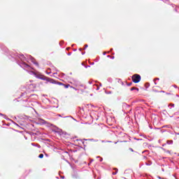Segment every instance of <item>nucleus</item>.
I'll list each match as a JSON object with an SVG mask.
<instances>
[{"label": "nucleus", "mask_w": 179, "mask_h": 179, "mask_svg": "<svg viewBox=\"0 0 179 179\" xmlns=\"http://www.w3.org/2000/svg\"><path fill=\"white\" fill-rule=\"evenodd\" d=\"M131 79L134 83H139L141 82V76L139 74H134L132 76Z\"/></svg>", "instance_id": "f257e3e1"}, {"label": "nucleus", "mask_w": 179, "mask_h": 179, "mask_svg": "<svg viewBox=\"0 0 179 179\" xmlns=\"http://www.w3.org/2000/svg\"><path fill=\"white\" fill-rule=\"evenodd\" d=\"M31 75H34L36 76V78H37L38 79H41V80H46L47 81V79L48 78H47L44 76H42V75H37V73H36L34 71H31Z\"/></svg>", "instance_id": "f03ea898"}, {"label": "nucleus", "mask_w": 179, "mask_h": 179, "mask_svg": "<svg viewBox=\"0 0 179 179\" xmlns=\"http://www.w3.org/2000/svg\"><path fill=\"white\" fill-rule=\"evenodd\" d=\"M20 66H22V68H27V69H30V68H31L29 64H26L25 62L21 63Z\"/></svg>", "instance_id": "7ed1b4c3"}, {"label": "nucleus", "mask_w": 179, "mask_h": 179, "mask_svg": "<svg viewBox=\"0 0 179 179\" xmlns=\"http://www.w3.org/2000/svg\"><path fill=\"white\" fill-rule=\"evenodd\" d=\"M46 82H49L50 83H52L53 85H56L57 82L54 80L52 78H48Z\"/></svg>", "instance_id": "20e7f679"}, {"label": "nucleus", "mask_w": 179, "mask_h": 179, "mask_svg": "<svg viewBox=\"0 0 179 179\" xmlns=\"http://www.w3.org/2000/svg\"><path fill=\"white\" fill-rule=\"evenodd\" d=\"M29 58L31 59V62H33V64H34V65H36V66H38V63L36 62H34V57L29 55Z\"/></svg>", "instance_id": "39448f33"}, {"label": "nucleus", "mask_w": 179, "mask_h": 179, "mask_svg": "<svg viewBox=\"0 0 179 179\" xmlns=\"http://www.w3.org/2000/svg\"><path fill=\"white\" fill-rule=\"evenodd\" d=\"M18 58H20L21 61H26V57H24V55H22V54L19 55Z\"/></svg>", "instance_id": "423d86ee"}, {"label": "nucleus", "mask_w": 179, "mask_h": 179, "mask_svg": "<svg viewBox=\"0 0 179 179\" xmlns=\"http://www.w3.org/2000/svg\"><path fill=\"white\" fill-rule=\"evenodd\" d=\"M74 85L75 86H76V87H79V85H80V82L75 81Z\"/></svg>", "instance_id": "0eeeda50"}, {"label": "nucleus", "mask_w": 179, "mask_h": 179, "mask_svg": "<svg viewBox=\"0 0 179 179\" xmlns=\"http://www.w3.org/2000/svg\"><path fill=\"white\" fill-rule=\"evenodd\" d=\"M130 90L132 92L134 90H137V92H139V88H136L135 87H133L130 89Z\"/></svg>", "instance_id": "6e6552de"}, {"label": "nucleus", "mask_w": 179, "mask_h": 179, "mask_svg": "<svg viewBox=\"0 0 179 179\" xmlns=\"http://www.w3.org/2000/svg\"><path fill=\"white\" fill-rule=\"evenodd\" d=\"M79 87H84V89H86V86H85L83 84H80L78 85V89Z\"/></svg>", "instance_id": "1a4fd4ad"}, {"label": "nucleus", "mask_w": 179, "mask_h": 179, "mask_svg": "<svg viewBox=\"0 0 179 179\" xmlns=\"http://www.w3.org/2000/svg\"><path fill=\"white\" fill-rule=\"evenodd\" d=\"M63 86H64L65 89H68V87H71V85L68 84V85H63Z\"/></svg>", "instance_id": "9d476101"}, {"label": "nucleus", "mask_w": 179, "mask_h": 179, "mask_svg": "<svg viewBox=\"0 0 179 179\" xmlns=\"http://www.w3.org/2000/svg\"><path fill=\"white\" fill-rule=\"evenodd\" d=\"M38 157H39V159H43V157H44V155L43 154H40L38 155Z\"/></svg>", "instance_id": "9b49d317"}, {"label": "nucleus", "mask_w": 179, "mask_h": 179, "mask_svg": "<svg viewBox=\"0 0 179 179\" xmlns=\"http://www.w3.org/2000/svg\"><path fill=\"white\" fill-rule=\"evenodd\" d=\"M71 89H73V90H76V91L80 90V88H79V87H78V88H76V87H72V86H71Z\"/></svg>", "instance_id": "f8f14e48"}, {"label": "nucleus", "mask_w": 179, "mask_h": 179, "mask_svg": "<svg viewBox=\"0 0 179 179\" xmlns=\"http://www.w3.org/2000/svg\"><path fill=\"white\" fill-rule=\"evenodd\" d=\"M167 143L168 145H173V141H168Z\"/></svg>", "instance_id": "ddd939ff"}, {"label": "nucleus", "mask_w": 179, "mask_h": 179, "mask_svg": "<svg viewBox=\"0 0 179 179\" xmlns=\"http://www.w3.org/2000/svg\"><path fill=\"white\" fill-rule=\"evenodd\" d=\"M0 116L1 117H3L4 118H6V115L2 114V113H0Z\"/></svg>", "instance_id": "4468645a"}, {"label": "nucleus", "mask_w": 179, "mask_h": 179, "mask_svg": "<svg viewBox=\"0 0 179 179\" xmlns=\"http://www.w3.org/2000/svg\"><path fill=\"white\" fill-rule=\"evenodd\" d=\"M57 85H59V86H64V83H57Z\"/></svg>", "instance_id": "2eb2a0df"}, {"label": "nucleus", "mask_w": 179, "mask_h": 179, "mask_svg": "<svg viewBox=\"0 0 179 179\" xmlns=\"http://www.w3.org/2000/svg\"><path fill=\"white\" fill-rule=\"evenodd\" d=\"M111 93H112L111 91L106 92V94H111Z\"/></svg>", "instance_id": "dca6fc26"}, {"label": "nucleus", "mask_w": 179, "mask_h": 179, "mask_svg": "<svg viewBox=\"0 0 179 179\" xmlns=\"http://www.w3.org/2000/svg\"><path fill=\"white\" fill-rule=\"evenodd\" d=\"M87 47H89L88 45H85V48H84V50H86V48H87Z\"/></svg>", "instance_id": "f3484780"}, {"label": "nucleus", "mask_w": 179, "mask_h": 179, "mask_svg": "<svg viewBox=\"0 0 179 179\" xmlns=\"http://www.w3.org/2000/svg\"><path fill=\"white\" fill-rule=\"evenodd\" d=\"M79 90L80 91L81 93H83L85 92V90H83L80 89V88Z\"/></svg>", "instance_id": "a211bd4d"}, {"label": "nucleus", "mask_w": 179, "mask_h": 179, "mask_svg": "<svg viewBox=\"0 0 179 179\" xmlns=\"http://www.w3.org/2000/svg\"><path fill=\"white\" fill-rule=\"evenodd\" d=\"M169 106H171V107H174V103H170Z\"/></svg>", "instance_id": "6ab92c4d"}, {"label": "nucleus", "mask_w": 179, "mask_h": 179, "mask_svg": "<svg viewBox=\"0 0 179 179\" xmlns=\"http://www.w3.org/2000/svg\"><path fill=\"white\" fill-rule=\"evenodd\" d=\"M132 85V83H129L127 84V86H131Z\"/></svg>", "instance_id": "aec40b11"}, {"label": "nucleus", "mask_w": 179, "mask_h": 179, "mask_svg": "<svg viewBox=\"0 0 179 179\" xmlns=\"http://www.w3.org/2000/svg\"><path fill=\"white\" fill-rule=\"evenodd\" d=\"M67 55H72V53H71V52H69V53L67 54Z\"/></svg>", "instance_id": "412c9836"}, {"label": "nucleus", "mask_w": 179, "mask_h": 179, "mask_svg": "<svg viewBox=\"0 0 179 179\" xmlns=\"http://www.w3.org/2000/svg\"><path fill=\"white\" fill-rule=\"evenodd\" d=\"M129 150H131V152H134V149L132 148H129Z\"/></svg>", "instance_id": "4be33fe9"}, {"label": "nucleus", "mask_w": 179, "mask_h": 179, "mask_svg": "<svg viewBox=\"0 0 179 179\" xmlns=\"http://www.w3.org/2000/svg\"><path fill=\"white\" fill-rule=\"evenodd\" d=\"M117 171L113 173V176H115V174H117Z\"/></svg>", "instance_id": "5701e85b"}, {"label": "nucleus", "mask_w": 179, "mask_h": 179, "mask_svg": "<svg viewBox=\"0 0 179 179\" xmlns=\"http://www.w3.org/2000/svg\"><path fill=\"white\" fill-rule=\"evenodd\" d=\"M155 80H159V78L154 79V82H155Z\"/></svg>", "instance_id": "b1692460"}, {"label": "nucleus", "mask_w": 179, "mask_h": 179, "mask_svg": "<svg viewBox=\"0 0 179 179\" xmlns=\"http://www.w3.org/2000/svg\"><path fill=\"white\" fill-rule=\"evenodd\" d=\"M85 52H82V55H85Z\"/></svg>", "instance_id": "393cba45"}, {"label": "nucleus", "mask_w": 179, "mask_h": 179, "mask_svg": "<svg viewBox=\"0 0 179 179\" xmlns=\"http://www.w3.org/2000/svg\"><path fill=\"white\" fill-rule=\"evenodd\" d=\"M62 75L63 78H64V76H65V73H62Z\"/></svg>", "instance_id": "a878e982"}, {"label": "nucleus", "mask_w": 179, "mask_h": 179, "mask_svg": "<svg viewBox=\"0 0 179 179\" xmlns=\"http://www.w3.org/2000/svg\"><path fill=\"white\" fill-rule=\"evenodd\" d=\"M32 146H36L34 143H31Z\"/></svg>", "instance_id": "bb28decb"}, {"label": "nucleus", "mask_w": 179, "mask_h": 179, "mask_svg": "<svg viewBox=\"0 0 179 179\" xmlns=\"http://www.w3.org/2000/svg\"><path fill=\"white\" fill-rule=\"evenodd\" d=\"M100 162H103V158H100Z\"/></svg>", "instance_id": "cd10ccee"}, {"label": "nucleus", "mask_w": 179, "mask_h": 179, "mask_svg": "<svg viewBox=\"0 0 179 179\" xmlns=\"http://www.w3.org/2000/svg\"><path fill=\"white\" fill-rule=\"evenodd\" d=\"M61 178L64 179L65 178V176H61Z\"/></svg>", "instance_id": "c85d7f7f"}, {"label": "nucleus", "mask_w": 179, "mask_h": 179, "mask_svg": "<svg viewBox=\"0 0 179 179\" xmlns=\"http://www.w3.org/2000/svg\"><path fill=\"white\" fill-rule=\"evenodd\" d=\"M103 54V55H106V54H107V52H104Z\"/></svg>", "instance_id": "c756f323"}, {"label": "nucleus", "mask_w": 179, "mask_h": 179, "mask_svg": "<svg viewBox=\"0 0 179 179\" xmlns=\"http://www.w3.org/2000/svg\"><path fill=\"white\" fill-rule=\"evenodd\" d=\"M90 66H85V68H90Z\"/></svg>", "instance_id": "7c9ffc66"}, {"label": "nucleus", "mask_w": 179, "mask_h": 179, "mask_svg": "<svg viewBox=\"0 0 179 179\" xmlns=\"http://www.w3.org/2000/svg\"><path fill=\"white\" fill-rule=\"evenodd\" d=\"M174 87H176V89H177V85H173Z\"/></svg>", "instance_id": "2f4dec72"}, {"label": "nucleus", "mask_w": 179, "mask_h": 179, "mask_svg": "<svg viewBox=\"0 0 179 179\" xmlns=\"http://www.w3.org/2000/svg\"><path fill=\"white\" fill-rule=\"evenodd\" d=\"M99 89H100V87H98L96 88V90H99Z\"/></svg>", "instance_id": "473e14b6"}, {"label": "nucleus", "mask_w": 179, "mask_h": 179, "mask_svg": "<svg viewBox=\"0 0 179 179\" xmlns=\"http://www.w3.org/2000/svg\"><path fill=\"white\" fill-rule=\"evenodd\" d=\"M79 51H82V48H80V49H79Z\"/></svg>", "instance_id": "72a5a7b5"}, {"label": "nucleus", "mask_w": 179, "mask_h": 179, "mask_svg": "<svg viewBox=\"0 0 179 179\" xmlns=\"http://www.w3.org/2000/svg\"><path fill=\"white\" fill-rule=\"evenodd\" d=\"M91 65H94V62H93V63H92V64H91Z\"/></svg>", "instance_id": "f704fd0d"}, {"label": "nucleus", "mask_w": 179, "mask_h": 179, "mask_svg": "<svg viewBox=\"0 0 179 179\" xmlns=\"http://www.w3.org/2000/svg\"><path fill=\"white\" fill-rule=\"evenodd\" d=\"M155 85H157V83H156L155 81Z\"/></svg>", "instance_id": "c9c22d12"}, {"label": "nucleus", "mask_w": 179, "mask_h": 179, "mask_svg": "<svg viewBox=\"0 0 179 179\" xmlns=\"http://www.w3.org/2000/svg\"><path fill=\"white\" fill-rule=\"evenodd\" d=\"M110 51H113V48H112V49H110Z\"/></svg>", "instance_id": "e433bc0d"}, {"label": "nucleus", "mask_w": 179, "mask_h": 179, "mask_svg": "<svg viewBox=\"0 0 179 179\" xmlns=\"http://www.w3.org/2000/svg\"><path fill=\"white\" fill-rule=\"evenodd\" d=\"M43 123L45 122V121L43 120Z\"/></svg>", "instance_id": "4c0bfd02"}, {"label": "nucleus", "mask_w": 179, "mask_h": 179, "mask_svg": "<svg viewBox=\"0 0 179 179\" xmlns=\"http://www.w3.org/2000/svg\"><path fill=\"white\" fill-rule=\"evenodd\" d=\"M100 158V157H97V159Z\"/></svg>", "instance_id": "58836bf2"}, {"label": "nucleus", "mask_w": 179, "mask_h": 179, "mask_svg": "<svg viewBox=\"0 0 179 179\" xmlns=\"http://www.w3.org/2000/svg\"><path fill=\"white\" fill-rule=\"evenodd\" d=\"M74 51H76V49H74Z\"/></svg>", "instance_id": "ea45409f"}, {"label": "nucleus", "mask_w": 179, "mask_h": 179, "mask_svg": "<svg viewBox=\"0 0 179 179\" xmlns=\"http://www.w3.org/2000/svg\"><path fill=\"white\" fill-rule=\"evenodd\" d=\"M108 57H110V55H108Z\"/></svg>", "instance_id": "a19ab883"}, {"label": "nucleus", "mask_w": 179, "mask_h": 179, "mask_svg": "<svg viewBox=\"0 0 179 179\" xmlns=\"http://www.w3.org/2000/svg\"><path fill=\"white\" fill-rule=\"evenodd\" d=\"M59 117H61V115H59Z\"/></svg>", "instance_id": "79ce46f5"}, {"label": "nucleus", "mask_w": 179, "mask_h": 179, "mask_svg": "<svg viewBox=\"0 0 179 179\" xmlns=\"http://www.w3.org/2000/svg\"><path fill=\"white\" fill-rule=\"evenodd\" d=\"M115 143L117 144V142H115Z\"/></svg>", "instance_id": "37998d69"}, {"label": "nucleus", "mask_w": 179, "mask_h": 179, "mask_svg": "<svg viewBox=\"0 0 179 179\" xmlns=\"http://www.w3.org/2000/svg\"><path fill=\"white\" fill-rule=\"evenodd\" d=\"M100 86H101V84H100Z\"/></svg>", "instance_id": "c03bdc74"}]
</instances>
